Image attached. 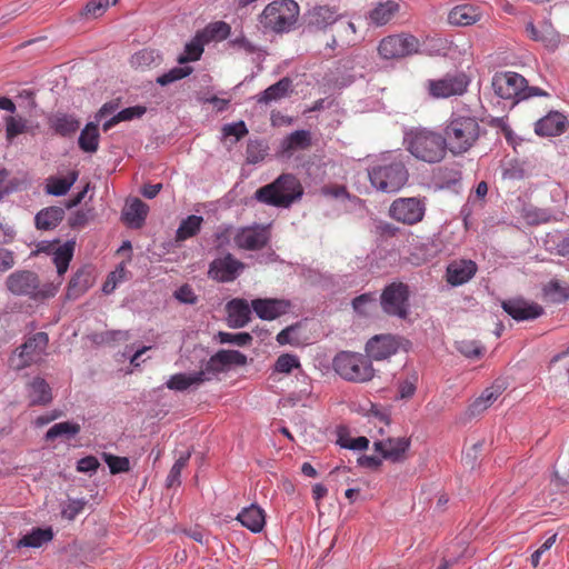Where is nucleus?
Wrapping results in <instances>:
<instances>
[{
    "label": "nucleus",
    "mask_w": 569,
    "mask_h": 569,
    "mask_svg": "<svg viewBox=\"0 0 569 569\" xmlns=\"http://www.w3.org/2000/svg\"><path fill=\"white\" fill-rule=\"evenodd\" d=\"M147 112V108L143 106H133L122 109L117 112V119L121 121H130L133 119L141 118Z\"/></svg>",
    "instance_id": "338daca9"
},
{
    "label": "nucleus",
    "mask_w": 569,
    "mask_h": 569,
    "mask_svg": "<svg viewBox=\"0 0 569 569\" xmlns=\"http://www.w3.org/2000/svg\"><path fill=\"white\" fill-rule=\"evenodd\" d=\"M399 11V4L392 0L379 2L368 13V20L371 24L381 27L388 23Z\"/></svg>",
    "instance_id": "58836bf2"
},
{
    "label": "nucleus",
    "mask_w": 569,
    "mask_h": 569,
    "mask_svg": "<svg viewBox=\"0 0 569 569\" xmlns=\"http://www.w3.org/2000/svg\"><path fill=\"white\" fill-rule=\"evenodd\" d=\"M411 441L406 437H389L373 442V449L381 455V458L392 462H401L406 459Z\"/></svg>",
    "instance_id": "dca6fc26"
},
{
    "label": "nucleus",
    "mask_w": 569,
    "mask_h": 569,
    "mask_svg": "<svg viewBox=\"0 0 569 569\" xmlns=\"http://www.w3.org/2000/svg\"><path fill=\"white\" fill-rule=\"evenodd\" d=\"M411 290L401 281H393L387 284L380 295L382 311L390 316L405 320L410 315Z\"/></svg>",
    "instance_id": "0eeeda50"
},
{
    "label": "nucleus",
    "mask_w": 569,
    "mask_h": 569,
    "mask_svg": "<svg viewBox=\"0 0 569 569\" xmlns=\"http://www.w3.org/2000/svg\"><path fill=\"white\" fill-rule=\"evenodd\" d=\"M110 6V0H90L83 8L82 13L87 17H101Z\"/></svg>",
    "instance_id": "e2e57ef3"
},
{
    "label": "nucleus",
    "mask_w": 569,
    "mask_h": 569,
    "mask_svg": "<svg viewBox=\"0 0 569 569\" xmlns=\"http://www.w3.org/2000/svg\"><path fill=\"white\" fill-rule=\"evenodd\" d=\"M406 150L416 159L427 162H440L447 153L443 136L427 128H412L403 136Z\"/></svg>",
    "instance_id": "7ed1b4c3"
},
{
    "label": "nucleus",
    "mask_w": 569,
    "mask_h": 569,
    "mask_svg": "<svg viewBox=\"0 0 569 569\" xmlns=\"http://www.w3.org/2000/svg\"><path fill=\"white\" fill-rule=\"evenodd\" d=\"M267 147L261 141H250L246 149V159L248 163L256 164L267 156Z\"/></svg>",
    "instance_id": "864d4df0"
},
{
    "label": "nucleus",
    "mask_w": 569,
    "mask_h": 569,
    "mask_svg": "<svg viewBox=\"0 0 569 569\" xmlns=\"http://www.w3.org/2000/svg\"><path fill=\"white\" fill-rule=\"evenodd\" d=\"M441 251L440 244L435 240L425 239L413 244L410 261L420 266L436 258Z\"/></svg>",
    "instance_id": "7c9ffc66"
},
{
    "label": "nucleus",
    "mask_w": 569,
    "mask_h": 569,
    "mask_svg": "<svg viewBox=\"0 0 569 569\" xmlns=\"http://www.w3.org/2000/svg\"><path fill=\"white\" fill-rule=\"evenodd\" d=\"M207 44L204 39L201 37L200 32L198 31L196 36L186 43L184 46V53L179 56L178 62L180 64L190 62V61H197L200 59L203 48Z\"/></svg>",
    "instance_id": "c03bdc74"
},
{
    "label": "nucleus",
    "mask_w": 569,
    "mask_h": 569,
    "mask_svg": "<svg viewBox=\"0 0 569 569\" xmlns=\"http://www.w3.org/2000/svg\"><path fill=\"white\" fill-rule=\"evenodd\" d=\"M126 274V269L123 266H119L114 271H112L106 282L102 286V291L106 295H110L116 289L117 284L123 281Z\"/></svg>",
    "instance_id": "0e129e2a"
},
{
    "label": "nucleus",
    "mask_w": 569,
    "mask_h": 569,
    "mask_svg": "<svg viewBox=\"0 0 569 569\" xmlns=\"http://www.w3.org/2000/svg\"><path fill=\"white\" fill-rule=\"evenodd\" d=\"M542 244L548 252L569 259V237L560 231L548 232Z\"/></svg>",
    "instance_id": "a19ab883"
},
{
    "label": "nucleus",
    "mask_w": 569,
    "mask_h": 569,
    "mask_svg": "<svg viewBox=\"0 0 569 569\" xmlns=\"http://www.w3.org/2000/svg\"><path fill=\"white\" fill-rule=\"evenodd\" d=\"M406 160L407 156L401 151L382 152L367 169L371 186L380 192H398L409 179Z\"/></svg>",
    "instance_id": "f257e3e1"
},
{
    "label": "nucleus",
    "mask_w": 569,
    "mask_h": 569,
    "mask_svg": "<svg viewBox=\"0 0 569 569\" xmlns=\"http://www.w3.org/2000/svg\"><path fill=\"white\" fill-rule=\"evenodd\" d=\"M227 322L230 328H243L251 320V305L246 299L234 298L227 306Z\"/></svg>",
    "instance_id": "5701e85b"
},
{
    "label": "nucleus",
    "mask_w": 569,
    "mask_h": 569,
    "mask_svg": "<svg viewBox=\"0 0 569 569\" xmlns=\"http://www.w3.org/2000/svg\"><path fill=\"white\" fill-rule=\"evenodd\" d=\"M302 194L303 188L299 179L291 173H282L273 182L259 188L254 197L269 206L289 208L300 200Z\"/></svg>",
    "instance_id": "20e7f679"
},
{
    "label": "nucleus",
    "mask_w": 569,
    "mask_h": 569,
    "mask_svg": "<svg viewBox=\"0 0 569 569\" xmlns=\"http://www.w3.org/2000/svg\"><path fill=\"white\" fill-rule=\"evenodd\" d=\"M51 527L32 528L31 531L22 536L16 543L17 548H40L53 539Z\"/></svg>",
    "instance_id": "f704fd0d"
},
{
    "label": "nucleus",
    "mask_w": 569,
    "mask_h": 569,
    "mask_svg": "<svg viewBox=\"0 0 569 569\" xmlns=\"http://www.w3.org/2000/svg\"><path fill=\"white\" fill-rule=\"evenodd\" d=\"M310 144V132L307 130H296L291 132L283 141L282 149L286 151L293 149H305Z\"/></svg>",
    "instance_id": "de8ad7c7"
},
{
    "label": "nucleus",
    "mask_w": 569,
    "mask_h": 569,
    "mask_svg": "<svg viewBox=\"0 0 569 569\" xmlns=\"http://www.w3.org/2000/svg\"><path fill=\"white\" fill-rule=\"evenodd\" d=\"M78 178L79 172L77 170L70 171L66 177L51 176L46 180L44 191L47 194L54 197L64 196L77 182Z\"/></svg>",
    "instance_id": "2f4dec72"
},
{
    "label": "nucleus",
    "mask_w": 569,
    "mask_h": 569,
    "mask_svg": "<svg viewBox=\"0 0 569 569\" xmlns=\"http://www.w3.org/2000/svg\"><path fill=\"white\" fill-rule=\"evenodd\" d=\"M419 47V40L415 36L399 33L383 38L378 46V52L386 60L401 59L417 53Z\"/></svg>",
    "instance_id": "6e6552de"
},
{
    "label": "nucleus",
    "mask_w": 569,
    "mask_h": 569,
    "mask_svg": "<svg viewBox=\"0 0 569 569\" xmlns=\"http://www.w3.org/2000/svg\"><path fill=\"white\" fill-rule=\"evenodd\" d=\"M291 87L292 81L284 77L257 94L254 98L258 103L269 104L273 101H279L286 98L291 91Z\"/></svg>",
    "instance_id": "473e14b6"
},
{
    "label": "nucleus",
    "mask_w": 569,
    "mask_h": 569,
    "mask_svg": "<svg viewBox=\"0 0 569 569\" xmlns=\"http://www.w3.org/2000/svg\"><path fill=\"white\" fill-rule=\"evenodd\" d=\"M299 366L300 363L297 356L284 353L277 359L274 370L280 373H289L293 368H298Z\"/></svg>",
    "instance_id": "bf43d9fd"
},
{
    "label": "nucleus",
    "mask_w": 569,
    "mask_h": 569,
    "mask_svg": "<svg viewBox=\"0 0 569 569\" xmlns=\"http://www.w3.org/2000/svg\"><path fill=\"white\" fill-rule=\"evenodd\" d=\"M376 302V296L372 292L362 293L352 300L353 310L362 316L368 315L369 307Z\"/></svg>",
    "instance_id": "052dcab7"
},
{
    "label": "nucleus",
    "mask_w": 569,
    "mask_h": 569,
    "mask_svg": "<svg viewBox=\"0 0 569 569\" xmlns=\"http://www.w3.org/2000/svg\"><path fill=\"white\" fill-rule=\"evenodd\" d=\"M203 222V218L201 216L191 214L184 218L177 231H176V240L177 241H184L189 238L194 237L199 233L201 226Z\"/></svg>",
    "instance_id": "37998d69"
},
{
    "label": "nucleus",
    "mask_w": 569,
    "mask_h": 569,
    "mask_svg": "<svg viewBox=\"0 0 569 569\" xmlns=\"http://www.w3.org/2000/svg\"><path fill=\"white\" fill-rule=\"evenodd\" d=\"M37 274L29 270L12 272L6 280L7 289L14 296L33 297L37 288Z\"/></svg>",
    "instance_id": "aec40b11"
},
{
    "label": "nucleus",
    "mask_w": 569,
    "mask_h": 569,
    "mask_svg": "<svg viewBox=\"0 0 569 569\" xmlns=\"http://www.w3.org/2000/svg\"><path fill=\"white\" fill-rule=\"evenodd\" d=\"M26 130L27 121L23 118L13 116L6 118V137L8 140L14 139Z\"/></svg>",
    "instance_id": "5fc2aeb1"
},
{
    "label": "nucleus",
    "mask_w": 569,
    "mask_h": 569,
    "mask_svg": "<svg viewBox=\"0 0 569 569\" xmlns=\"http://www.w3.org/2000/svg\"><path fill=\"white\" fill-rule=\"evenodd\" d=\"M207 43L211 41H221L227 39L231 33V27L224 21H216L206 26L199 31Z\"/></svg>",
    "instance_id": "a18cd8bd"
},
{
    "label": "nucleus",
    "mask_w": 569,
    "mask_h": 569,
    "mask_svg": "<svg viewBox=\"0 0 569 569\" xmlns=\"http://www.w3.org/2000/svg\"><path fill=\"white\" fill-rule=\"evenodd\" d=\"M399 349L398 339L391 335H378L366 343V352L371 360H385L397 353Z\"/></svg>",
    "instance_id": "6ab92c4d"
},
{
    "label": "nucleus",
    "mask_w": 569,
    "mask_h": 569,
    "mask_svg": "<svg viewBox=\"0 0 569 569\" xmlns=\"http://www.w3.org/2000/svg\"><path fill=\"white\" fill-rule=\"evenodd\" d=\"M269 240V227L258 223L238 228L233 236V241L237 248L248 251L261 250L268 244Z\"/></svg>",
    "instance_id": "ddd939ff"
},
{
    "label": "nucleus",
    "mask_w": 569,
    "mask_h": 569,
    "mask_svg": "<svg viewBox=\"0 0 569 569\" xmlns=\"http://www.w3.org/2000/svg\"><path fill=\"white\" fill-rule=\"evenodd\" d=\"M526 31L532 40L542 42L550 50L557 49L560 43V36L549 21H543L540 28L528 22Z\"/></svg>",
    "instance_id": "bb28decb"
},
{
    "label": "nucleus",
    "mask_w": 569,
    "mask_h": 569,
    "mask_svg": "<svg viewBox=\"0 0 569 569\" xmlns=\"http://www.w3.org/2000/svg\"><path fill=\"white\" fill-rule=\"evenodd\" d=\"M74 241H66L58 246L52 252L53 263L57 267L58 277L61 278L68 270L69 263L73 257Z\"/></svg>",
    "instance_id": "79ce46f5"
},
{
    "label": "nucleus",
    "mask_w": 569,
    "mask_h": 569,
    "mask_svg": "<svg viewBox=\"0 0 569 569\" xmlns=\"http://www.w3.org/2000/svg\"><path fill=\"white\" fill-rule=\"evenodd\" d=\"M522 217L529 224H540L546 223L550 220L551 214L546 209H540L536 207H527L523 209Z\"/></svg>",
    "instance_id": "6e6d98bb"
},
{
    "label": "nucleus",
    "mask_w": 569,
    "mask_h": 569,
    "mask_svg": "<svg viewBox=\"0 0 569 569\" xmlns=\"http://www.w3.org/2000/svg\"><path fill=\"white\" fill-rule=\"evenodd\" d=\"M299 6L293 0H274L261 12L259 22L266 30L276 33L289 32L297 23Z\"/></svg>",
    "instance_id": "39448f33"
},
{
    "label": "nucleus",
    "mask_w": 569,
    "mask_h": 569,
    "mask_svg": "<svg viewBox=\"0 0 569 569\" xmlns=\"http://www.w3.org/2000/svg\"><path fill=\"white\" fill-rule=\"evenodd\" d=\"M60 286H61V279L57 283L46 282L40 286L39 279L37 278V288L34 290L32 299L43 300V299L52 298L57 295Z\"/></svg>",
    "instance_id": "13d9d810"
},
{
    "label": "nucleus",
    "mask_w": 569,
    "mask_h": 569,
    "mask_svg": "<svg viewBox=\"0 0 569 569\" xmlns=\"http://www.w3.org/2000/svg\"><path fill=\"white\" fill-rule=\"evenodd\" d=\"M545 295L553 302H565L569 300V286L559 280H551L543 289Z\"/></svg>",
    "instance_id": "09e8293b"
},
{
    "label": "nucleus",
    "mask_w": 569,
    "mask_h": 569,
    "mask_svg": "<svg viewBox=\"0 0 569 569\" xmlns=\"http://www.w3.org/2000/svg\"><path fill=\"white\" fill-rule=\"evenodd\" d=\"M480 134L481 127L477 117L469 110H458L451 113L442 136L447 149L453 156H460L476 144Z\"/></svg>",
    "instance_id": "f03ea898"
},
{
    "label": "nucleus",
    "mask_w": 569,
    "mask_h": 569,
    "mask_svg": "<svg viewBox=\"0 0 569 569\" xmlns=\"http://www.w3.org/2000/svg\"><path fill=\"white\" fill-rule=\"evenodd\" d=\"M247 363V356L238 350H219L204 365L202 369L207 377H216L220 372L230 370L232 367H240Z\"/></svg>",
    "instance_id": "4468645a"
},
{
    "label": "nucleus",
    "mask_w": 569,
    "mask_h": 569,
    "mask_svg": "<svg viewBox=\"0 0 569 569\" xmlns=\"http://www.w3.org/2000/svg\"><path fill=\"white\" fill-rule=\"evenodd\" d=\"M458 350L469 359H477L482 355V348L473 341H461L458 345Z\"/></svg>",
    "instance_id": "774afa93"
},
{
    "label": "nucleus",
    "mask_w": 569,
    "mask_h": 569,
    "mask_svg": "<svg viewBox=\"0 0 569 569\" xmlns=\"http://www.w3.org/2000/svg\"><path fill=\"white\" fill-rule=\"evenodd\" d=\"M525 84L526 79L521 74L511 71L496 73L492 78V89L496 96L503 100H510L512 103L526 100V96H523Z\"/></svg>",
    "instance_id": "1a4fd4ad"
},
{
    "label": "nucleus",
    "mask_w": 569,
    "mask_h": 569,
    "mask_svg": "<svg viewBox=\"0 0 569 569\" xmlns=\"http://www.w3.org/2000/svg\"><path fill=\"white\" fill-rule=\"evenodd\" d=\"M64 218V209L52 206L41 209L34 217L36 228L39 230H52Z\"/></svg>",
    "instance_id": "c9c22d12"
},
{
    "label": "nucleus",
    "mask_w": 569,
    "mask_h": 569,
    "mask_svg": "<svg viewBox=\"0 0 569 569\" xmlns=\"http://www.w3.org/2000/svg\"><path fill=\"white\" fill-rule=\"evenodd\" d=\"M425 212V203L417 198H398L393 200L389 208L391 218L409 226L420 222Z\"/></svg>",
    "instance_id": "f8f14e48"
},
{
    "label": "nucleus",
    "mask_w": 569,
    "mask_h": 569,
    "mask_svg": "<svg viewBox=\"0 0 569 569\" xmlns=\"http://www.w3.org/2000/svg\"><path fill=\"white\" fill-rule=\"evenodd\" d=\"M93 276L88 267H82L76 271L70 279L66 297L69 300H76L82 296L93 284Z\"/></svg>",
    "instance_id": "cd10ccee"
},
{
    "label": "nucleus",
    "mask_w": 569,
    "mask_h": 569,
    "mask_svg": "<svg viewBox=\"0 0 569 569\" xmlns=\"http://www.w3.org/2000/svg\"><path fill=\"white\" fill-rule=\"evenodd\" d=\"M332 368L343 380L351 382H366L375 376L371 360L359 352L340 351L332 360Z\"/></svg>",
    "instance_id": "423d86ee"
},
{
    "label": "nucleus",
    "mask_w": 569,
    "mask_h": 569,
    "mask_svg": "<svg viewBox=\"0 0 569 569\" xmlns=\"http://www.w3.org/2000/svg\"><path fill=\"white\" fill-rule=\"evenodd\" d=\"M28 396L31 406H43L52 400L51 388L48 382L40 377H36L28 387Z\"/></svg>",
    "instance_id": "4c0bfd02"
},
{
    "label": "nucleus",
    "mask_w": 569,
    "mask_h": 569,
    "mask_svg": "<svg viewBox=\"0 0 569 569\" xmlns=\"http://www.w3.org/2000/svg\"><path fill=\"white\" fill-rule=\"evenodd\" d=\"M48 124L56 134L70 138L80 128V121L74 114L56 112L48 117Z\"/></svg>",
    "instance_id": "a878e982"
},
{
    "label": "nucleus",
    "mask_w": 569,
    "mask_h": 569,
    "mask_svg": "<svg viewBox=\"0 0 569 569\" xmlns=\"http://www.w3.org/2000/svg\"><path fill=\"white\" fill-rule=\"evenodd\" d=\"M236 230L231 224H220L213 234V243L217 249H223L230 244L231 239L236 233Z\"/></svg>",
    "instance_id": "603ef678"
},
{
    "label": "nucleus",
    "mask_w": 569,
    "mask_h": 569,
    "mask_svg": "<svg viewBox=\"0 0 569 569\" xmlns=\"http://www.w3.org/2000/svg\"><path fill=\"white\" fill-rule=\"evenodd\" d=\"M479 6L465 3L452 8L448 14V21L452 26L468 27L477 23L482 18Z\"/></svg>",
    "instance_id": "393cba45"
},
{
    "label": "nucleus",
    "mask_w": 569,
    "mask_h": 569,
    "mask_svg": "<svg viewBox=\"0 0 569 569\" xmlns=\"http://www.w3.org/2000/svg\"><path fill=\"white\" fill-rule=\"evenodd\" d=\"M49 336L40 331L29 338L17 349L18 365L17 369L27 368L42 360L47 353Z\"/></svg>",
    "instance_id": "9d476101"
},
{
    "label": "nucleus",
    "mask_w": 569,
    "mask_h": 569,
    "mask_svg": "<svg viewBox=\"0 0 569 569\" xmlns=\"http://www.w3.org/2000/svg\"><path fill=\"white\" fill-rule=\"evenodd\" d=\"M104 462L108 465L112 475L127 472L130 469V461L127 457H118L111 453H106Z\"/></svg>",
    "instance_id": "4d7b16f0"
},
{
    "label": "nucleus",
    "mask_w": 569,
    "mask_h": 569,
    "mask_svg": "<svg viewBox=\"0 0 569 569\" xmlns=\"http://www.w3.org/2000/svg\"><path fill=\"white\" fill-rule=\"evenodd\" d=\"M502 309L517 321L535 320L543 313V308L525 299H509L501 303Z\"/></svg>",
    "instance_id": "a211bd4d"
},
{
    "label": "nucleus",
    "mask_w": 569,
    "mask_h": 569,
    "mask_svg": "<svg viewBox=\"0 0 569 569\" xmlns=\"http://www.w3.org/2000/svg\"><path fill=\"white\" fill-rule=\"evenodd\" d=\"M502 393L500 385H492L486 388L482 393L468 407L470 417L478 416L487 410Z\"/></svg>",
    "instance_id": "e433bc0d"
},
{
    "label": "nucleus",
    "mask_w": 569,
    "mask_h": 569,
    "mask_svg": "<svg viewBox=\"0 0 569 569\" xmlns=\"http://www.w3.org/2000/svg\"><path fill=\"white\" fill-rule=\"evenodd\" d=\"M237 520L253 533L260 532L266 525L264 511L257 505L243 508L238 513Z\"/></svg>",
    "instance_id": "c756f323"
},
{
    "label": "nucleus",
    "mask_w": 569,
    "mask_h": 569,
    "mask_svg": "<svg viewBox=\"0 0 569 569\" xmlns=\"http://www.w3.org/2000/svg\"><path fill=\"white\" fill-rule=\"evenodd\" d=\"M217 339L220 343H230L239 347H244L251 343L252 337L248 332H224L219 331L217 335Z\"/></svg>",
    "instance_id": "3c124183"
},
{
    "label": "nucleus",
    "mask_w": 569,
    "mask_h": 569,
    "mask_svg": "<svg viewBox=\"0 0 569 569\" xmlns=\"http://www.w3.org/2000/svg\"><path fill=\"white\" fill-rule=\"evenodd\" d=\"M342 14L338 13L336 7L330 6H315L307 14L308 26L317 30H326L330 26L339 22Z\"/></svg>",
    "instance_id": "4be33fe9"
},
{
    "label": "nucleus",
    "mask_w": 569,
    "mask_h": 569,
    "mask_svg": "<svg viewBox=\"0 0 569 569\" xmlns=\"http://www.w3.org/2000/svg\"><path fill=\"white\" fill-rule=\"evenodd\" d=\"M98 126L96 121L88 122L81 130L78 144L83 152L94 153L98 150L100 140Z\"/></svg>",
    "instance_id": "ea45409f"
},
{
    "label": "nucleus",
    "mask_w": 569,
    "mask_h": 569,
    "mask_svg": "<svg viewBox=\"0 0 569 569\" xmlns=\"http://www.w3.org/2000/svg\"><path fill=\"white\" fill-rule=\"evenodd\" d=\"M290 307V301L286 299L257 298L251 301V308L257 317L267 321L286 315Z\"/></svg>",
    "instance_id": "f3484780"
},
{
    "label": "nucleus",
    "mask_w": 569,
    "mask_h": 569,
    "mask_svg": "<svg viewBox=\"0 0 569 569\" xmlns=\"http://www.w3.org/2000/svg\"><path fill=\"white\" fill-rule=\"evenodd\" d=\"M418 377L416 375H412L410 378H407L399 382L398 386V393L400 399H408L411 398L416 392V383H417Z\"/></svg>",
    "instance_id": "69168bd1"
},
{
    "label": "nucleus",
    "mask_w": 569,
    "mask_h": 569,
    "mask_svg": "<svg viewBox=\"0 0 569 569\" xmlns=\"http://www.w3.org/2000/svg\"><path fill=\"white\" fill-rule=\"evenodd\" d=\"M86 506V501L83 499H70L66 506H63L61 510L62 518L72 521L80 515Z\"/></svg>",
    "instance_id": "680f3d73"
},
{
    "label": "nucleus",
    "mask_w": 569,
    "mask_h": 569,
    "mask_svg": "<svg viewBox=\"0 0 569 569\" xmlns=\"http://www.w3.org/2000/svg\"><path fill=\"white\" fill-rule=\"evenodd\" d=\"M192 72L191 67H174L157 78V83L164 87L188 77Z\"/></svg>",
    "instance_id": "8fccbe9b"
},
{
    "label": "nucleus",
    "mask_w": 569,
    "mask_h": 569,
    "mask_svg": "<svg viewBox=\"0 0 569 569\" xmlns=\"http://www.w3.org/2000/svg\"><path fill=\"white\" fill-rule=\"evenodd\" d=\"M80 425L72 421L54 423L46 433V440H54L60 437L72 438L80 432Z\"/></svg>",
    "instance_id": "49530a36"
},
{
    "label": "nucleus",
    "mask_w": 569,
    "mask_h": 569,
    "mask_svg": "<svg viewBox=\"0 0 569 569\" xmlns=\"http://www.w3.org/2000/svg\"><path fill=\"white\" fill-rule=\"evenodd\" d=\"M149 207L140 199L128 202L122 211V219L132 228H140L148 214Z\"/></svg>",
    "instance_id": "72a5a7b5"
},
{
    "label": "nucleus",
    "mask_w": 569,
    "mask_h": 569,
    "mask_svg": "<svg viewBox=\"0 0 569 569\" xmlns=\"http://www.w3.org/2000/svg\"><path fill=\"white\" fill-rule=\"evenodd\" d=\"M478 267L472 260H455L451 261L446 270V280L452 287H459L471 280Z\"/></svg>",
    "instance_id": "412c9836"
},
{
    "label": "nucleus",
    "mask_w": 569,
    "mask_h": 569,
    "mask_svg": "<svg viewBox=\"0 0 569 569\" xmlns=\"http://www.w3.org/2000/svg\"><path fill=\"white\" fill-rule=\"evenodd\" d=\"M566 127V116L558 111H552L536 122L535 132L541 137H557L565 132Z\"/></svg>",
    "instance_id": "b1692460"
},
{
    "label": "nucleus",
    "mask_w": 569,
    "mask_h": 569,
    "mask_svg": "<svg viewBox=\"0 0 569 569\" xmlns=\"http://www.w3.org/2000/svg\"><path fill=\"white\" fill-rule=\"evenodd\" d=\"M244 269V263L236 259L231 253L212 260L209 264L208 274L218 282H231Z\"/></svg>",
    "instance_id": "2eb2a0df"
},
{
    "label": "nucleus",
    "mask_w": 569,
    "mask_h": 569,
    "mask_svg": "<svg viewBox=\"0 0 569 569\" xmlns=\"http://www.w3.org/2000/svg\"><path fill=\"white\" fill-rule=\"evenodd\" d=\"M469 84L467 76L462 72L448 73L438 80L428 81V92L437 99L462 94Z\"/></svg>",
    "instance_id": "9b49d317"
},
{
    "label": "nucleus",
    "mask_w": 569,
    "mask_h": 569,
    "mask_svg": "<svg viewBox=\"0 0 569 569\" xmlns=\"http://www.w3.org/2000/svg\"><path fill=\"white\" fill-rule=\"evenodd\" d=\"M210 380L211 377H207V372H203V370L192 373H176L168 379L166 387L174 391H184L192 386L197 387Z\"/></svg>",
    "instance_id": "c85d7f7f"
}]
</instances>
